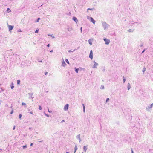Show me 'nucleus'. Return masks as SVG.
Wrapping results in <instances>:
<instances>
[{
  "mask_svg": "<svg viewBox=\"0 0 153 153\" xmlns=\"http://www.w3.org/2000/svg\"><path fill=\"white\" fill-rule=\"evenodd\" d=\"M153 106V103H152L150 105H149L147 107H146V111H150V109Z\"/></svg>",
  "mask_w": 153,
  "mask_h": 153,
  "instance_id": "obj_1",
  "label": "nucleus"
},
{
  "mask_svg": "<svg viewBox=\"0 0 153 153\" xmlns=\"http://www.w3.org/2000/svg\"><path fill=\"white\" fill-rule=\"evenodd\" d=\"M88 19H89L91 22H92L94 24L95 23V21L94 20V19L92 18L91 17H88Z\"/></svg>",
  "mask_w": 153,
  "mask_h": 153,
  "instance_id": "obj_2",
  "label": "nucleus"
},
{
  "mask_svg": "<svg viewBox=\"0 0 153 153\" xmlns=\"http://www.w3.org/2000/svg\"><path fill=\"white\" fill-rule=\"evenodd\" d=\"M104 40L105 42V44L106 45H108L110 42V40L108 39H107L106 38L104 39Z\"/></svg>",
  "mask_w": 153,
  "mask_h": 153,
  "instance_id": "obj_3",
  "label": "nucleus"
},
{
  "mask_svg": "<svg viewBox=\"0 0 153 153\" xmlns=\"http://www.w3.org/2000/svg\"><path fill=\"white\" fill-rule=\"evenodd\" d=\"M93 51L92 50L90 51V54L89 57L91 58V59H93Z\"/></svg>",
  "mask_w": 153,
  "mask_h": 153,
  "instance_id": "obj_4",
  "label": "nucleus"
},
{
  "mask_svg": "<svg viewBox=\"0 0 153 153\" xmlns=\"http://www.w3.org/2000/svg\"><path fill=\"white\" fill-rule=\"evenodd\" d=\"M8 26L9 28V30L10 31L11 30H12L14 27L13 26H12L9 25H8Z\"/></svg>",
  "mask_w": 153,
  "mask_h": 153,
  "instance_id": "obj_5",
  "label": "nucleus"
},
{
  "mask_svg": "<svg viewBox=\"0 0 153 153\" xmlns=\"http://www.w3.org/2000/svg\"><path fill=\"white\" fill-rule=\"evenodd\" d=\"M69 106V104H66L64 107V109L65 111H66L68 109V107Z\"/></svg>",
  "mask_w": 153,
  "mask_h": 153,
  "instance_id": "obj_6",
  "label": "nucleus"
},
{
  "mask_svg": "<svg viewBox=\"0 0 153 153\" xmlns=\"http://www.w3.org/2000/svg\"><path fill=\"white\" fill-rule=\"evenodd\" d=\"M72 19L74 21H75L76 23H77V22H78L77 18L75 17H73Z\"/></svg>",
  "mask_w": 153,
  "mask_h": 153,
  "instance_id": "obj_7",
  "label": "nucleus"
},
{
  "mask_svg": "<svg viewBox=\"0 0 153 153\" xmlns=\"http://www.w3.org/2000/svg\"><path fill=\"white\" fill-rule=\"evenodd\" d=\"M28 94L29 95V98L31 97L32 99H33L34 98V97H32V96L33 94V93H28Z\"/></svg>",
  "mask_w": 153,
  "mask_h": 153,
  "instance_id": "obj_8",
  "label": "nucleus"
},
{
  "mask_svg": "<svg viewBox=\"0 0 153 153\" xmlns=\"http://www.w3.org/2000/svg\"><path fill=\"white\" fill-rule=\"evenodd\" d=\"M128 90H129L131 88V86L130 84L129 83L127 85Z\"/></svg>",
  "mask_w": 153,
  "mask_h": 153,
  "instance_id": "obj_9",
  "label": "nucleus"
},
{
  "mask_svg": "<svg viewBox=\"0 0 153 153\" xmlns=\"http://www.w3.org/2000/svg\"><path fill=\"white\" fill-rule=\"evenodd\" d=\"M16 54H13V55H9V58L10 59H12V57L13 56H16Z\"/></svg>",
  "mask_w": 153,
  "mask_h": 153,
  "instance_id": "obj_10",
  "label": "nucleus"
},
{
  "mask_svg": "<svg viewBox=\"0 0 153 153\" xmlns=\"http://www.w3.org/2000/svg\"><path fill=\"white\" fill-rule=\"evenodd\" d=\"M66 65V64L65 63V62L64 61V60H63V61L62 63V65L64 67V66H65Z\"/></svg>",
  "mask_w": 153,
  "mask_h": 153,
  "instance_id": "obj_11",
  "label": "nucleus"
},
{
  "mask_svg": "<svg viewBox=\"0 0 153 153\" xmlns=\"http://www.w3.org/2000/svg\"><path fill=\"white\" fill-rule=\"evenodd\" d=\"M76 138L77 139H78L79 140V142H80V134H79V135H77L76 136Z\"/></svg>",
  "mask_w": 153,
  "mask_h": 153,
  "instance_id": "obj_12",
  "label": "nucleus"
},
{
  "mask_svg": "<svg viewBox=\"0 0 153 153\" xmlns=\"http://www.w3.org/2000/svg\"><path fill=\"white\" fill-rule=\"evenodd\" d=\"M82 105H83V112L85 113V106L83 104H82Z\"/></svg>",
  "mask_w": 153,
  "mask_h": 153,
  "instance_id": "obj_13",
  "label": "nucleus"
},
{
  "mask_svg": "<svg viewBox=\"0 0 153 153\" xmlns=\"http://www.w3.org/2000/svg\"><path fill=\"white\" fill-rule=\"evenodd\" d=\"M75 71L77 73H78V71L79 70V68H75Z\"/></svg>",
  "mask_w": 153,
  "mask_h": 153,
  "instance_id": "obj_14",
  "label": "nucleus"
},
{
  "mask_svg": "<svg viewBox=\"0 0 153 153\" xmlns=\"http://www.w3.org/2000/svg\"><path fill=\"white\" fill-rule=\"evenodd\" d=\"M11 85V89H13V88L14 87V86H13V82L12 83Z\"/></svg>",
  "mask_w": 153,
  "mask_h": 153,
  "instance_id": "obj_15",
  "label": "nucleus"
},
{
  "mask_svg": "<svg viewBox=\"0 0 153 153\" xmlns=\"http://www.w3.org/2000/svg\"><path fill=\"white\" fill-rule=\"evenodd\" d=\"M77 146L76 145L75 147V149H74V153L75 152H76V151L77 150Z\"/></svg>",
  "mask_w": 153,
  "mask_h": 153,
  "instance_id": "obj_16",
  "label": "nucleus"
},
{
  "mask_svg": "<svg viewBox=\"0 0 153 153\" xmlns=\"http://www.w3.org/2000/svg\"><path fill=\"white\" fill-rule=\"evenodd\" d=\"M92 40L91 39H90L89 40V44L91 45L92 44Z\"/></svg>",
  "mask_w": 153,
  "mask_h": 153,
  "instance_id": "obj_17",
  "label": "nucleus"
},
{
  "mask_svg": "<svg viewBox=\"0 0 153 153\" xmlns=\"http://www.w3.org/2000/svg\"><path fill=\"white\" fill-rule=\"evenodd\" d=\"M22 105L25 106V107H27L25 103L22 102Z\"/></svg>",
  "mask_w": 153,
  "mask_h": 153,
  "instance_id": "obj_18",
  "label": "nucleus"
},
{
  "mask_svg": "<svg viewBox=\"0 0 153 153\" xmlns=\"http://www.w3.org/2000/svg\"><path fill=\"white\" fill-rule=\"evenodd\" d=\"M104 88V86L103 85H102L100 87V89H103Z\"/></svg>",
  "mask_w": 153,
  "mask_h": 153,
  "instance_id": "obj_19",
  "label": "nucleus"
},
{
  "mask_svg": "<svg viewBox=\"0 0 153 153\" xmlns=\"http://www.w3.org/2000/svg\"><path fill=\"white\" fill-rule=\"evenodd\" d=\"M109 100L110 99L109 98H107L106 100V103L108 102H109Z\"/></svg>",
  "mask_w": 153,
  "mask_h": 153,
  "instance_id": "obj_20",
  "label": "nucleus"
},
{
  "mask_svg": "<svg viewBox=\"0 0 153 153\" xmlns=\"http://www.w3.org/2000/svg\"><path fill=\"white\" fill-rule=\"evenodd\" d=\"M98 65V64L96 62H94V67H96V66H97Z\"/></svg>",
  "mask_w": 153,
  "mask_h": 153,
  "instance_id": "obj_21",
  "label": "nucleus"
},
{
  "mask_svg": "<svg viewBox=\"0 0 153 153\" xmlns=\"http://www.w3.org/2000/svg\"><path fill=\"white\" fill-rule=\"evenodd\" d=\"M40 20V18L39 17L38 18L37 20L36 21V22H38Z\"/></svg>",
  "mask_w": 153,
  "mask_h": 153,
  "instance_id": "obj_22",
  "label": "nucleus"
},
{
  "mask_svg": "<svg viewBox=\"0 0 153 153\" xmlns=\"http://www.w3.org/2000/svg\"><path fill=\"white\" fill-rule=\"evenodd\" d=\"M75 50H76L75 49H74V50H73V51H72V50H68V52H73Z\"/></svg>",
  "mask_w": 153,
  "mask_h": 153,
  "instance_id": "obj_23",
  "label": "nucleus"
},
{
  "mask_svg": "<svg viewBox=\"0 0 153 153\" xmlns=\"http://www.w3.org/2000/svg\"><path fill=\"white\" fill-rule=\"evenodd\" d=\"M20 81L19 80H17V84L19 85L20 83Z\"/></svg>",
  "mask_w": 153,
  "mask_h": 153,
  "instance_id": "obj_24",
  "label": "nucleus"
},
{
  "mask_svg": "<svg viewBox=\"0 0 153 153\" xmlns=\"http://www.w3.org/2000/svg\"><path fill=\"white\" fill-rule=\"evenodd\" d=\"M84 150L85 152H86V146H84L83 147Z\"/></svg>",
  "mask_w": 153,
  "mask_h": 153,
  "instance_id": "obj_25",
  "label": "nucleus"
},
{
  "mask_svg": "<svg viewBox=\"0 0 153 153\" xmlns=\"http://www.w3.org/2000/svg\"><path fill=\"white\" fill-rule=\"evenodd\" d=\"M65 61L68 64H69V61H68V59H65Z\"/></svg>",
  "mask_w": 153,
  "mask_h": 153,
  "instance_id": "obj_26",
  "label": "nucleus"
},
{
  "mask_svg": "<svg viewBox=\"0 0 153 153\" xmlns=\"http://www.w3.org/2000/svg\"><path fill=\"white\" fill-rule=\"evenodd\" d=\"M7 11L9 13V12H10L11 10H10V9L9 8H7Z\"/></svg>",
  "mask_w": 153,
  "mask_h": 153,
  "instance_id": "obj_27",
  "label": "nucleus"
},
{
  "mask_svg": "<svg viewBox=\"0 0 153 153\" xmlns=\"http://www.w3.org/2000/svg\"><path fill=\"white\" fill-rule=\"evenodd\" d=\"M22 116V115L21 114H20L19 115V118L20 119H21Z\"/></svg>",
  "mask_w": 153,
  "mask_h": 153,
  "instance_id": "obj_28",
  "label": "nucleus"
},
{
  "mask_svg": "<svg viewBox=\"0 0 153 153\" xmlns=\"http://www.w3.org/2000/svg\"><path fill=\"white\" fill-rule=\"evenodd\" d=\"M145 70H146V68H144L142 70V71L143 72V73L144 72V71H145Z\"/></svg>",
  "mask_w": 153,
  "mask_h": 153,
  "instance_id": "obj_29",
  "label": "nucleus"
},
{
  "mask_svg": "<svg viewBox=\"0 0 153 153\" xmlns=\"http://www.w3.org/2000/svg\"><path fill=\"white\" fill-rule=\"evenodd\" d=\"M13 109H12V111H11V112L10 113V114H12L13 113Z\"/></svg>",
  "mask_w": 153,
  "mask_h": 153,
  "instance_id": "obj_30",
  "label": "nucleus"
},
{
  "mask_svg": "<svg viewBox=\"0 0 153 153\" xmlns=\"http://www.w3.org/2000/svg\"><path fill=\"white\" fill-rule=\"evenodd\" d=\"M39 109L40 110H42V108L41 107V106H39Z\"/></svg>",
  "mask_w": 153,
  "mask_h": 153,
  "instance_id": "obj_31",
  "label": "nucleus"
},
{
  "mask_svg": "<svg viewBox=\"0 0 153 153\" xmlns=\"http://www.w3.org/2000/svg\"><path fill=\"white\" fill-rule=\"evenodd\" d=\"M10 52V51L9 50H7V51H6V53H7V54H9V52Z\"/></svg>",
  "mask_w": 153,
  "mask_h": 153,
  "instance_id": "obj_32",
  "label": "nucleus"
},
{
  "mask_svg": "<svg viewBox=\"0 0 153 153\" xmlns=\"http://www.w3.org/2000/svg\"><path fill=\"white\" fill-rule=\"evenodd\" d=\"M39 31V30L38 29H36V31H35V33H37Z\"/></svg>",
  "mask_w": 153,
  "mask_h": 153,
  "instance_id": "obj_33",
  "label": "nucleus"
},
{
  "mask_svg": "<svg viewBox=\"0 0 153 153\" xmlns=\"http://www.w3.org/2000/svg\"><path fill=\"white\" fill-rule=\"evenodd\" d=\"M52 35H50V34H48V36H51V37H52L53 38H54V36H52Z\"/></svg>",
  "mask_w": 153,
  "mask_h": 153,
  "instance_id": "obj_34",
  "label": "nucleus"
},
{
  "mask_svg": "<svg viewBox=\"0 0 153 153\" xmlns=\"http://www.w3.org/2000/svg\"><path fill=\"white\" fill-rule=\"evenodd\" d=\"M23 148L24 149L26 148V146H23Z\"/></svg>",
  "mask_w": 153,
  "mask_h": 153,
  "instance_id": "obj_35",
  "label": "nucleus"
},
{
  "mask_svg": "<svg viewBox=\"0 0 153 153\" xmlns=\"http://www.w3.org/2000/svg\"><path fill=\"white\" fill-rule=\"evenodd\" d=\"M31 108H28V110L29 111H31Z\"/></svg>",
  "mask_w": 153,
  "mask_h": 153,
  "instance_id": "obj_36",
  "label": "nucleus"
},
{
  "mask_svg": "<svg viewBox=\"0 0 153 153\" xmlns=\"http://www.w3.org/2000/svg\"><path fill=\"white\" fill-rule=\"evenodd\" d=\"M126 79H123V83H124L126 81Z\"/></svg>",
  "mask_w": 153,
  "mask_h": 153,
  "instance_id": "obj_37",
  "label": "nucleus"
},
{
  "mask_svg": "<svg viewBox=\"0 0 153 153\" xmlns=\"http://www.w3.org/2000/svg\"><path fill=\"white\" fill-rule=\"evenodd\" d=\"M50 44H48V45H47V47H50Z\"/></svg>",
  "mask_w": 153,
  "mask_h": 153,
  "instance_id": "obj_38",
  "label": "nucleus"
},
{
  "mask_svg": "<svg viewBox=\"0 0 153 153\" xmlns=\"http://www.w3.org/2000/svg\"><path fill=\"white\" fill-rule=\"evenodd\" d=\"M64 122H65V120H62L61 121V123H62Z\"/></svg>",
  "mask_w": 153,
  "mask_h": 153,
  "instance_id": "obj_39",
  "label": "nucleus"
},
{
  "mask_svg": "<svg viewBox=\"0 0 153 153\" xmlns=\"http://www.w3.org/2000/svg\"><path fill=\"white\" fill-rule=\"evenodd\" d=\"M15 126H14L13 127V130H15Z\"/></svg>",
  "mask_w": 153,
  "mask_h": 153,
  "instance_id": "obj_40",
  "label": "nucleus"
},
{
  "mask_svg": "<svg viewBox=\"0 0 153 153\" xmlns=\"http://www.w3.org/2000/svg\"><path fill=\"white\" fill-rule=\"evenodd\" d=\"M30 113L32 114H33V112L32 111H31L30 112Z\"/></svg>",
  "mask_w": 153,
  "mask_h": 153,
  "instance_id": "obj_41",
  "label": "nucleus"
},
{
  "mask_svg": "<svg viewBox=\"0 0 153 153\" xmlns=\"http://www.w3.org/2000/svg\"><path fill=\"white\" fill-rule=\"evenodd\" d=\"M21 30H20V29H19V30H18V32H21Z\"/></svg>",
  "mask_w": 153,
  "mask_h": 153,
  "instance_id": "obj_42",
  "label": "nucleus"
},
{
  "mask_svg": "<svg viewBox=\"0 0 153 153\" xmlns=\"http://www.w3.org/2000/svg\"><path fill=\"white\" fill-rule=\"evenodd\" d=\"M47 74H48V72H46L45 73V75H46Z\"/></svg>",
  "mask_w": 153,
  "mask_h": 153,
  "instance_id": "obj_43",
  "label": "nucleus"
},
{
  "mask_svg": "<svg viewBox=\"0 0 153 153\" xmlns=\"http://www.w3.org/2000/svg\"><path fill=\"white\" fill-rule=\"evenodd\" d=\"M48 112H49V113H51L52 112V111H50L49 110V109H48Z\"/></svg>",
  "mask_w": 153,
  "mask_h": 153,
  "instance_id": "obj_44",
  "label": "nucleus"
},
{
  "mask_svg": "<svg viewBox=\"0 0 153 153\" xmlns=\"http://www.w3.org/2000/svg\"><path fill=\"white\" fill-rule=\"evenodd\" d=\"M131 153H134V152H133V150H132V149H131Z\"/></svg>",
  "mask_w": 153,
  "mask_h": 153,
  "instance_id": "obj_45",
  "label": "nucleus"
},
{
  "mask_svg": "<svg viewBox=\"0 0 153 153\" xmlns=\"http://www.w3.org/2000/svg\"><path fill=\"white\" fill-rule=\"evenodd\" d=\"M33 145V143H31L30 144V146H32Z\"/></svg>",
  "mask_w": 153,
  "mask_h": 153,
  "instance_id": "obj_46",
  "label": "nucleus"
},
{
  "mask_svg": "<svg viewBox=\"0 0 153 153\" xmlns=\"http://www.w3.org/2000/svg\"><path fill=\"white\" fill-rule=\"evenodd\" d=\"M50 52H53V51L52 50H51V51H50Z\"/></svg>",
  "mask_w": 153,
  "mask_h": 153,
  "instance_id": "obj_47",
  "label": "nucleus"
},
{
  "mask_svg": "<svg viewBox=\"0 0 153 153\" xmlns=\"http://www.w3.org/2000/svg\"><path fill=\"white\" fill-rule=\"evenodd\" d=\"M45 115H46L47 117H49V115H47V114H46Z\"/></svg>",
  "mask_w": 153,
  "mask_h": 153,
  "instance_id": "obj_48",
  "label": "nucleus"
},
{
  "mask_svg": "<svg viewBox=\"0 0 153 153\" xmlns=\"http://www.w3.org/2000/svg\"><path fill=\"white\" fill-rule=\"evenodd\" d=\"M11 109H13V108H12V105H11Z\"/></svg>",
  "mask_w": 153,
  "mask_h": 153,
  "instance_id": "obj_49",
  "label": "nucleus"
},
{
  "mask_svg": "<svg viewBox=\"0 0 153 153\" xmlns=\"http://www.w3.org/2000/svg\"><path fill=\"white\" fill-rule=\"evenodd\" d=\"M123 79H125V78L124 76H123Z\"/></svg>",
  "mask_w": 153,
  "mask_h": 153,
  "instance_id": "obj_50",
  "label": "nucleus"
},
{
  "mask_svg": "<svg viewBox=\"0 0 153 153\" xmlns=\"http://www.w3.org/2000/svg\"><path fill=\"white\" fill-rule=\"evenodd\" d=\"M144 51H145V50H144L142 51V53H143L144 52Z\"/></svg>",
  "mask_w": 153,
  "mask_h": 153,
  "instance_id": "obj_51",
  "label": "nucleus"
},
{
  "mask_svg": "<svg viewBox=\"0 0 153 153\" xmlns=\"http://www.w3.org/2000/svg\"><path fill=\"white\" fill-rule=\"evenodd\" d=\"M131 30H128V31H129V32H131Z\"/></svg>",
  "mask_w": 153,
  "mask_h": 153,
  "instance_id": "obj_52",
  "label": "nucleus"
},
{
  "mask_svg": "<svg viewBox=\"0 0 153 153\" xmlns=\"http://www.w3.org/2000/svg\"><path fill=\"white\" fill-rule=\"evenodd\" d=\"M7 56H6L5 57H4V58H5V59H6V57Z\"/></svg>",
  "mask_w": 153,
  "mask_h": 153,
  "instance_id": "obj_53",
  "label": "nucleus"
},
{
  "mask_svg": "<svg viewBox=\"0 0 153 153\" xmlns=\"http://www.w3.org/2000/svg\"><path fill=\"white\" fill-rule=\"evenodd\" d=\"M82 27H81V28H80V29H81V31H82Z\"/></svg>",
  "mask_w": 153,
  "mask_h": 153,
  "instance_id": "obj_54",
  "label": "nucleus"
},
{
  "mask_svg": "<svg viewBox=\"0 0 153 153\" xmlns=\"http://www.w3.org/2000/svg\"><path fill=\"white\" fill-rule=\"evenodd\" d=\"M42 141H39V142H42Z\"/></svg>",
  "mask_w": 153,
  "mask_h": 153,
  "instance_id": "obj_55",
  "label": "nucleus"
},
{
  "mask_svg": "<svg viewBox=\"0 0 153 153\" xmlns=\"http://www.w3.org/2000/svg\"><path fill=\"white\" fill-rule=\"evenodd\" d=\"M66 153H69V152H66Z\"/></svg>",
  "mask_w": 153,
  "mask_h": 153,
  "instance_id": "obj_56",
  "label": "nucleus"
},
{
  "mask_svg": "<svg viewBox=\"0 0 153 153\" xmlns=\"http://www.w3.org/2000/svg\"><path fill=\"white\" fill-rule=\"evenodd\" d=\"M1 89H2V90L3 91V89H2V88H1Z\"/></svg>",
  "mask_w": 153,
  "mask_h": 153,
  "instance_id": "obj_57",
  "label": "nucleus"
},
{
  "mask_svg": "<svg viewBox=\"0 0 153 153\" xmlns=\"http://www.w3.org/2000/svg\"><path fill=\"white\" fill-rule=\"evenodd\" d=\"M39 62H42V61H39Z\"/></svg>",
  "mask_w": 153,
  "mask_h": 153,
  "instance_id": "obj_58",
  "label": "nucleus"
},
{
  "mask_svg": "<svg viewBox=\"0 0 153 153\" xmlns=\"http://www.w3.org/2000/svg\"><path fill=\"white\" fill-rule=\"evenodd\" d=\"M89 9H89V8H88V9H87V10H89Z\"/></svg>",
  "mask_w": 153,
  "mask_h": 153,
  "instance_id": "obj_59",
  "label": "nucleus"
},
{
  "mask_svg": "<svg viewBox=\"0 0 153 153\" xmlns=\"http://www.w3.org/2000/svg\"><path fill=\"white\" fill-rule=\"evenodd\" d=\"M31 128H29V129H31Z\"/></svg>",
  "mask_w": 153,
  "mask_h": 153,
  "instance_id": "obj_60",
  "label": "nucleus"
},
{
  "mask_svg": "<svg viewBox=\"0 0 153 153\" xmlns=\"http://www.w3.org/2000/svg\"><path fill=\"white\" fill-rule=\"evenodd\" d=\"M10 51H12V49H10Z\"/></svg>",
  "mask_w": 153,
  "mask_h": 153,
  "instance_id": "obj_61",
  "label": "nucleus"
}]
</instances>
